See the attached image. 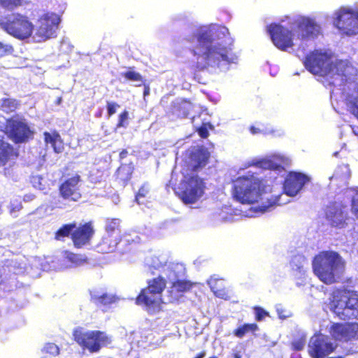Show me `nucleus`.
I'll use <instances>...</instances> for the list:
<instances>
[{
	"label": "nucleus",
	"mask_w": 358,
	"mask_h": 358,
	"mask_svg": "<svg viewBox=\"0 0 358 358\" xmlns=\"http://www.w3.org/2000/svg\"><path fill=\"white\" fill-rule=\"evenodd\" d=\"M186 41L192 44L189 52L196 60L192 66L195 71H203L209 66H220L222 64H229L237 59L230 47L213 43L210 29L200 28L187 37Z\"/></svg>",
	"instance_id": "nucleus-1"
},
{
	"label": "nucleus",
	"mask_w": 358,
	"mask_h": 358,
	"mask_svg": "<svg viewBox=\"0 0 358 358\" xmlns=\"http://www.w3.org/2000/svg\"><path fill=\"white\" fill-rule=\"evenodd\" d=\"M231 195L242 204L258 203L259 211L265 212L269 208L280 205V195H272L266 191L264 180L253 173L239 176L232 180Z\"/></svg>",
	"instance_id": "nucleus-2"
},
{
	"label": "nucleus",
	"mask_w": 358,
	"mask_h": 358,
	"mask_svg": "<svg viewBox=\"0 0 358 358\" xmlns=\"http://www.w3.org/2000/svg\"><path fill=\"white\" fill-rule=\"evenodd\" d=\"M315 275L327 285L337 282L345 268V262L338 252L324 250L317 254L312 262Z\"/></svg>",
	"instance_id": "nucleus-3"
},
{
	"label": "nucleus",
	"mask_w": 358,
	"mask_h": 358,
	"mask_svg": "<svg viewBox=\"0 0 358 358\" xmlns=\"http://www.w3.org/2000/svg\"><path fill=\"white\" fill-rule=\"evenodd\" d=\"M328 306L341 320H358V292L348 288L337 289L331 294Z\"/></svg>",
	"instance_id": "nucleus-4"
},
{
	"label": "nucleus",
	"mask_w": 358,
	"mask_h": 358,
	"mask_svg": "<svg viewBox=\"0 0 358 358\" xmlns=\"http://www.w3.org/2000/svg\"><path fill=\"white\" fill-rule=\"evenodd\" d=\"M205 182L197 175H186L181 180L176 194L185 204L196 203L203 194Z\"/></svg>",
	"instance_id": "nucleus-5"
},
{
	"label": "nucleus",
	"mask_w": 358,
	"mask_h": 358,
	"mask_svg": "<svg viewBox=\"0 0 358 358\" xmlns=\"http://www.w3.org/2000/svg\"><path fill=\"white\" fill-rule=\"evenodd\" d=\"M0 27L9 35L19 39L29 38L34 29L29 17L20 13H13L0 22Z\"/></svg>",
	"instance_id": "nucleus-6"
},
{
	"label": "nucleus",
	"mask_w": 358,
	"mask_h": 358,
	"mask_svg": "<svg viewBox=\"0 0 358 358\" xmlns=\"http://www.w3.org/2000/svg\"><path fill=\"white\" fill-rule=\"evenodd\" d=\"M3 132L15 143H24L34 138V131L28 124L12 117L6 120Z\"/></svg>",
	"instance_id": "nucleus-7"
},
{
	"label": "nucleus",
	"mask_w": 358,
	"mask_h": 358,
	"mask_svg": "<svg viewBox=\"0 0 358 358\" xmlns=\"http://www.w3.org/2000/svg\"><path fill=\"white\" fill-rule=\"evenodd\" d=\"M330 62V55L315 50L306 56L303 64L312 73L327 76H328V68Z\"/></svg>",
	"instance_id": "nucleus-8"
},
{
	"label": "nucleus",
	"mask_w": 358,
	"mask_h": 358,
	"mask_svg": "<svg viewBox=\"0 0 358 358\" xmlns=\"http://www.w3.org/2000/svg\"><path fill=\"white\" fill-rule=\"evenodd\" d=\"M336 348L328 338L321 334H315L310 339L308 345V352L311 358H325Z\"/></svg>",
	"instance_id": "nucleus-9"
},
{
	"label": "nucleus",
	"mask_w": 358,
	"mask_h": 358,
	"mask_svg": "<svg viewBox=\"0 0 358 358\" xmlns=\"http://www.w3.org/2000/svg\"><path fill=\"white\" fill-rule=\"evenodd\" d=\"M60 22V18L55 13L47 12L41 15L37 21L35 36L38 41H46L54 36Z\"/></svg>",
	"instance_id": "nucleus-10"
},
{
	"label": "nucleus",
	"mask_w": 358,
	"mask_h": 358,
	"mask_svg": "<svg viewBox=\"0 0 358 358\" xmlns=\"http://www.w3.org/2000/svg\"><path fill=\"white\" fill-rule=\"evenodd\" d=\"M329 334L332 339L342 343L358 340L357 322H334L329 327Z\"/></svg>",
	"instance_id": "nucleus-11"
},
{
	"label": "nucleus",
	"mask_w": 358,
	"mask_h": 358,
	"mask_svg": "<svg viewBox=\"0 0 358 358\" xmlns=\"http://www.w3.org/2000/svg\"><path fill=\"white\" fill-rule=\"evenodd\" d=\"M267 31L273 43L279 50L286 51L293 47V34L288 28L280 24L272 23L267 27Z\"/></svg>",
	"instance_id": "nucleus-12"
},
{
	"label": "nucleus",
	"mask_w": 358,
	"mask_h": 358,
	"mask_svg": "<svg viewBox=\"0 0 358 358\" xmlns=\"http://www.w3.org/2000/svg\"><path fill=\"white\" fill-rule=\"evenodd\" d=\"M335 26L348 36L357 34L358 12L349 8L341 9L337 13Z\"/></svg>",
	"instance_id": "nucleus-13"
},
{
	"label": "nucleus",
	"mask_w": 358,
	"mask_h": 358,
	"mask_svg": "<svg viewBox=\"0 0 358 358\" xmlns=\"http://www.w3.org/2000/svg\"><path fill=\"white\" fill-rule=\"evenodd\" d=\"M325 217L331 227L344 229L350 220L345 206L334 203L329 206L325 211Z\"/></svg>",
	"instance_id": "nucleus-14"
},
{
	"label": "nucleus",
	"mask_w": 358,
	"mask_h": 358,
	"mask_svg": "<svg viewBox=\"0 0 358 358\" xmlns=\"http://www.w3.org/2000/svg\"><path fill=\"white\" fill-rule=\"evenodd\" d=\"M310 181V178L302 173L289 171L283 182V192L289 196H296Z\"/></svg>",
	"instance_id": "nucleus-15"
},
{
	"label": "nucleus",
	"mask_w": 358,
	"mask_h": 358,
	"mask_svg": "<svg viewBox=\"0 0 358 358\" xmlns=\"http://www.w3.org/2000/svg\"><path fill=\"white\" fill-rule=\"evenodd\" d=\"M320 27L313 19L303 17L297 22L294 31L296 38L304 41L316 38L320 34Z\"/></svg>",
	"instance_id": "nucleus-16"
},
{
	"label": "nucleus",
	"mask_w": 358,
	"mask_h": 358,
	"mask_svg": "<svg viewBox=\"0 0 358 358\" xmlns=\"http://www.w3.org/2000/svg\"><path fill=\"white\" fill-rule=\"evenodd\" d=\"M135 303L138 306H145L149 311H156L161 309L162 298L147 287L142 289L136 296Z\"/></svg>",
	"instance_id": "nucleus-17"
},
{
	"label": "nucleus",
	"mask_w": 358,
	"mask_h": 358,
	"mask_svg": "<svg viewBox=\"0 0 358 358\" xmlns=\"http://www.w3.org/2000/svg\"><path fill=\"white\" fill-rule=\"evenodd\" d=\"M356 71L355 68L348 60L336 59L331 61L328 68V76H338L346 80Z\"/></svg>",
	"instance_id": "nucleus-18"
},
{
	"label": "nucleus",
	"mask_w": 358,
	"mask_h": 358,
	"mask_svg": "<svg viewBox=\"0 0 358 358\" xmlns=\"http://www.w3.org/2000/svg\"><path fill=\"white\" fill-rule=\"evenodd\" d=\"M80 181V176L76 175L66 179L59 186V192L64 199L76 201L80 198L81 194L79 192L78 184Z\"/></svg>",
	"instance_id": "nucleus-19"
},
{
	"label": "nucleus",
	"mask_w": 358,
	"mask_h": 358,
	"mask_svg": "<svg viewBox=\"0 0 358 358\" xmlns=\"http://www.w3.org/2000/svg\"><path fill=\"white\" fill-rule=\"evenodd\" d=\"M207 283L216 297L224 300H229L230 295L223 278L212 275L208 280Z\"/></svg>",
	"instance_id": "nucleus-20"
},
{
	"label": "nucleus",
	"mask_w": 358,
	"mask_h": 358,
	"mask_svg": "<svg viewBox=\"0 0 358 358\" xmlns=\"http://www.w3.org/2000/svg\"><path fill=\"white\" fill-rule=\"evenodd\" d=\"M71 240L76 248H81L90 240V222L76 227L71 234Z\"/></svg>",
	"instance_id": "nucleus-21"
},
{
	"label": "nucleus",
	"mask_w": 358,
	"mask_h": 358,
	"mask_svg": "<svg viewBox=\"0 0 358 358\" xmlns=\"http://www.w3.org/2000/svg\"><path fill=\"white\" fill-rule=\"evenodd\" d=\"M111 343V338L104 331H91V352H99Z\"/></svg>",
	"instance_id": "nucleus-22"
},
{
	"label": "nucleus",
	"mask_w": 358,
	"mask_h": 358,
	"mask_svg": "<svg viewBox=\"0 0 358 358\" xmlns=\"http://www.w3.org/2000/svg\"><path fill=\"white\" fill-rule=\"evenodd\" d=\"M209 157L210 154L205 149L197 148L192 151L189 154V159L192 165V170L196 171L204 167L207 164Z\"/></svg>",
	"instance_id": "nucleus-23"
},
{
	"label": "nucleus",
	"mask_w": 358,
	"mask_h": 358,
	"mask_svg": "<svg viewBox=\"0 0 358 358\" xmlns=\"http://www.w3.org/2000/svg\"><path fill=\"white\" fill-rule=\"evenodd\" d=\"M134 166L132 163L122 164L116 170L115 177L122 186H127L131 179Z\"/></svg>",
	"instance_id": "nucleus-24"
},
{
	"label": "nucleus",
	"mask_w": 358,
	"mask_h": 358,
	"mask_svg": "<svg viewBox=\"0 0 358 358\" xmlns=\"http://www.w3.org/2000/svg\"><path fill=\"white\" fill-rule=\"evenodd\" d=\"M18 156L17 151L9 143L0 138V166Z\"/></svg>",
	"instance_id": "nucleus-25"
},
{
	"label": "nucleus",
	"mask_w": 358,
	"mask_h": 358,
	"mask_svg": "<svg viewBox=\"0 0 358 358\" xmlns=\"http://www.w3.org/2000/svg\"><path fill=\"white\" fill-rule=\"evenodd\" d=\"M121 220L115 217H107L105 220L104 229L108 238L117 237L121 232Z\"/></svg>",
	"instance_id": "nucleus-26"
},
{
	"label": "nucleus",
	"mask_w": 358,
	"mask_h": 358,
	"mask_svg": "<svg viewBox=\"0 0 358 358\" xmlns=\"http://www.w3.org/2000/svg\"><path fill=\"white\" fill-rule=\"evenodd\" d=\"M44 141L46 144H50L57 153H59L63 150L62 141L61 136L57 131L52 133L45 131L43 133Z\"/></svg>",
	"instance_id": "nucleus-27"
},
{
	"label": "nucleus",
	"mask_w": 358,
	"mask_h": 358,
	"mask_svg": "<svg viewBox=\"0 0 358 358\" xmlns=\"http://www.w3.org/2000/svg\"><path fill=\"white\" fill-rule=\"evenodd\" d=\"M190 103L187 101L173 102L171 104V112L178 117H187L189 114Z\"/></svg>",
	"instance_id": "nucleus-28"
},
{
	"label": "nucleus",
	"mask_w": 358,
	"mask_h": 358,
	"mask_svg": "<svg viewBox=\"0 0 358 358\" xmlns=\"http://www.w3.org/2000/svg\"><path fill=\"white\" fill-rule=\"evenodd\" d=\"M119 297L115 294L103 293L100 295H94L92 297L94 303L97 306L109 307L119 301Z\"/></svg>",
	"instance_id": "nucleus-29"
},
{
	"label": "nucleus",
	"mask_w": 358,
	"mask_h": 358,
	"mask_svg": "<svg viewBox=\"0 0 358 358\" xmlns=\"http://www.w3.org/2000/svg\"><path fill=\"white\" fill-rule=\"evenodd\" d=\"M166 286V279L164 277L159 275L157 278L148 280L146 287L155 294L162 296V292L165 289Z\"/></svg>",
	"instance_id": "nucleus-30"
},
{
	"label": "nucleus",
	"mask_w": 358,
	"mask_h": 358,
	"mask_svg": "<svg viewBox=\"0 0 358 358\" xmlns=\"http://www.w3.org/2000/svg\"><path fill=\"white\" fill-rule=\"evenodd\" d=\"M139 238L137 235L132 236L131 232H124L120 234L117 237H115L113 240H110L113 243V246L116 247L118 244H122V247H127L134 243H135Z\"/></svg>",
	"instance_id": "nucleus-31"
},
{
	"label": "nucleus",
	"mask_w": 358,
	"mask_h": 358,
	"mask_svg": "<svg viewBox=\"0 0 358 358\" xmlns=\"http://www.w3.org/2000/svg\"><path fill=\"white\" fill-rule=\"evenodd\" d=\"M73 335L74 341L83 349L90 348V334L84 331L82 327L75 329Z\"/></svg>",
	"instance_id": "nucleus-32"
},
{
	"label": "nucleus",
	"mask_w": 358,
	"mask_h": 358,
	"mask_svg": "<svg viewBox=\"0 0 358 358\" xmlns=\"http://www.w3.org/2000/svg\"><path fill=\"white\" fill-rule=\"evenodd\" d=\"M259 329L258 325L255 322L245 323L242 325L238 326L236 329H235L233 331V334L238 338H242L248 333L250 332L252 334H254L256 331H259Z\"/></svg>",
	"instance_id": "nucleus-33"
},
{
	"label": "nucleus",
	"mask_w": 358,
	"mask_h": 358,
	"mask_svg": "<svg viewBox=\"0 0 358 358\" xmlns=\"http://www.w3.org/2000/svg\"><path fill=\"white\" fill-rule=\"evenodd\" d=\"M76 227V224L75 222L63 224L55 232L54 238L56 241H64L65 238L71 236V234Z\"/></svg>",
	"instance_id": "nucleus-34"
},
{
	"label": "nucleus",
	"mask_w": 358,
	"mask_h": 358,
	"mask_svg": "<svg viewBox=\"0 0 358 358\" xmlns=\"http://www.w3.org/2000/svg\"><path fill=\"white\" fill-rule=\"evenodd\" d=\"M348 102L352 114L358 120V83L348 96Z\"/></svg>",
	"instance_id": "nucleus-35"
},
{
	"label": "nucleus",
	"mask_w": 358,
	"mask_h": 358,
	"mask_svg": "<svg viewBox=\"0 0 358 358\" xmlns=\"http://www.w3.org/2000/svg\"><path fill=\"white\" fill-rule=\"evenodd\" d=\"M193 287V283L187 280H176L173 282L170 293H183L189 291Z\"/></svg>",
	"instance_id": "nucleus-36"
},
{
	"label": "nucleus",
	"mask_w": 358,
	"mask_h": 358,
	"mask_svg": "<svg viewBox=\"0 0 358 358\" xmlns=\"http://www.w3.org/2000/svg\"><path fill=\"white\" fill-rule=\"evenodd\" d=\"M20 102L15 99L3 98L1 100V109L6 113L15 111L20 106Z\"/></svg>",
	"instance_id": "nucleus-37"
},
{
	"label": "nucleus",
	"mask_w": 358,
	"mask_h": 358,
	"mask_svg": "<svg viewBox=\"0 0 358 358\" xmlns=\"http://www.w3.org/2000/svg\"><path fill=\"white\" fill-rule=\"evenodd\" d=\"M122 76L126 80L137 82L138 83H142L145 80L138 72L134 71V67H129L127 71L122 73Z\"/></svg>",
	"instance_id": "nucleus-38"
},
{
	"label": "nucleus",
	"mask_w": 358,
	"mask_h": 358,
	"mask_svg": "<svg viewBox=\"0 0 358 358\" xmlns=\"http://www.w3.org/2000/svg\"><path fill=\"white\" fill-rule=\"evenodd\" d=\"M150 193L149 185L147 182L143 183L138 189L135 195V201L138 204L143 203V199L148 197Z\"/></svg>",
	"instance_id": "nucleus-39"
},
{
	"label": "nucleus",
	"mask_w": 358,
	"mask_h": 358,
	"mask_svg": "<svg viewBox=\"0 0 358 358\" xmlns=\"http://www.w3.org/2000/svg\"><path fill=\"white\" fill-rule=\"evenodd\" d=\"M261 166L265 169L281 171L284 170L283 166L272 159H266L261 162Z\"/></svg>",
	"instance_id": "nucleus-40"
},
{
	"label": "nucleus",
	"mask_w": 358,
	"mask_h": 358,
	"mask_svg": "<svg viewBox=\"0 0 358 358\" xmlns=\"http://www.w3.org/2000/svg\"><path fill=\"white\" fill-rule=\"evenodd\" d=\"M208 129H213V124L210 122H203L200 127L196 128V131L201 138H207L209 136Z\"/></svg>",
	"instance_id": "nucleus-41"
},
{
	"label": "nucleus",
	"mask_w": 358,
	"mask_h": 358,
	"mask_svg": "<svg viewBox=\"0 0 358 358\" xmlns=\"http://www.w3.org/2000/svg\"><path fill=\"white\" fill-rule=\"evenodd\" d=\"M255 313V320L257 322L264 320L266 317H269V313L264 310L262 307L255 306L252 308Z\"/></svg>",
	"instance_id": "nucleus-42"
},
{
	"label": "nucleus",
	"mask_w": 358,
	"mask_h": 358,
	"mask_svg": "<svg viewBox=\"0 0 358 358\" xmlns=\"http://www.w3.org/2000/svg\"><path fill=\"white\" fill-rule=\"evenodd\" d=\"M23 0H0V5L8 10H13L22 4Z\"/></svg>",
	"instance_id": "nucleus-43"
},
{
	"label": "nucleus",
	"mask_w": 358,
	"mask_h": 358,
	"mask_svg": "<svg viewBox=\"0 0 358 358\" xmlns=\"http://www.w3.org/2000/svg\"><path fill=\"white\" fill-rule=\"evenodd\" d=\"M354 192L351 199V210L354 215L358 219V187L352 189Z\"/></svg>",
	"instance_id": "nucleus-44"
},
{
	"label": "nucleus",
	"mask_w": 358,
	"mask_h": 358,
	"mask_svg": "<svg viewBox=\"0 0 358 358\" xmlns=\"http://www.w3.org/2000/svg\"><path fill=\"white\" fill-rule=\"evenodd\" d=\"M42 351L45 354L56 356L59 353V348L56 344L53 343H48L45 345Z\"/></svg>",
	"instance_id": "nucleus-45"
},
{
	"label": "nucleus",
	"mask_w": 358,
	"mask_h": 358,
	"mask_svg": "<svg viewBox=\"0 0 358 358\" xmlns=\"http://www.w3.org/2000/svg\"><path fill=\"white\" fill-rule=\"evenodd\" d=\"M335 175L337 177H343L345 179H349L351 176V171L349 165L343 164L340 166L336 170Z\"/></svg>",
	"instance_id": "nucleus-46"
},
{
	"label": "nucleus",
	"mask_w": 358,
	"mask_h": 358,
	"mask_svg": "<svg viewBox=\"0 0 358 358\" xmlns=\"http://www.w3.org/2000/svg\"><path fill=\"white\" fill-rule=\"evenodd\" d=\"M129 118V113L127 110H124L118 115V120L116 124L117 128L126 127L127 123V121Z\"/></svg>",
	"instance_id": "nucleus-47"
},
{
	"label": "nucleus",
	"mask_w": 358,
	"mask_h": 358,
	"mask_svg": "<svg viewBox=\"0 0 358 358\" xmlns=\"http://www.w3.org/2000/svg\"><path fill=\"white\" fill-rule=\"evenodd\" d=\"M306 343V338L301 337L294 340L291 343L292 350L294 351H301L303 349Z\"/></svg>",
	"instance_id": "nucleus-48"
},
{
	"label": "nucleus",
	"mask_w": 358,
	"mask_h": 358,
	"mask_svg": "<svg viewBox=\"0 0 358 358\" xmlns=\"http://www.w3.org/2000/svg\"><path fill=\"white\" fill-rule=\"evenodd\" d=\"M120 107V106L114 101H107L106 102V109L108 117H111L113 115L117 110Z\"/></svg>",
	"instance_id": "nucleus-49"
},
{
	"label": "nucleus",
	"mask_w": 358,
	"mask_h": 358,
	"mask_svg": "<svg viewBox=\"0 0 358 358\" xmlns=\"http://www.w3.org/2000/svg\"><path fill=\"white\" fill-rule=\"evenodd\" d=\"M13 51V48L11 45L3 44L0 42V57H2L8 53H10Z\"/></svg>",
	"instance_id": "nucleus-50"
},
{
	"label": "nucleus",
	"mask_w": 358,
	"mask_h": 358,
	"mask_svg": "<svg viewBox=\"0 0 358 358\" xmlns=\"http://www.w3.org/2000/svg\"><path fill=\"white\" fill-rule=\"evenodd\" d=\"M22 208V206L20 201L17 200L12 201L10 203V212L13 213L19 211Z\"/></svg>",
	"instance_id": "nucleus-51"
},
{
	"label": "nucleus",
	"mask_w": 358,
	"mask_h": 358,
	"mask_svg": "<svg viewBox=\"0 0 358 358\" xmlns=\"http://www.w3.org/2000/svg\"><path fill=\"white\" fill-rule=\"evenodd\" d=\"M136 87H141V86H143L144 87V90H143V96L144 97H145V96H148L150 94V86L146 83V80H145L142 83H137L136 85Z\"/></svg>",
	"instance_id": "nucleus-52"
},
{
	"label": "nucleus",
	"mask_w": 358,
	"mask_h": 358,
	"mask_svg": "<svg viewBox=\"0 0 358 358\" xmlns=\"http://www.w3.org/2000/svg\"><path fill=\"white\" fill-rule=\"evenodd\" d=\"M231 358H242V355L240 352H234L231 355Z\"/></svg>",
	"instance_id": "nucleus-53"
},
{
	"label": "nucleus",
	"mask_w": 358,
	"mask_h": 358,
	"mask_svg": "<svg viewBox=\"0 0 358 358\" xmlns=\"http://www.w3.org/2000/svg\"><path fill=\"white\" fill-rule=\"evenodd\" d=\"M127 151L126 150H122L120 153V158L121 159L125 158L127 155Z\"/></svg>",
	"instance_id": "nucleus-54"
},
{
	"label": "nucleus",
	"mask_w": 358,
	"mask_h": 358,
	"mask_svg": "<svg viewBox=\"0 0 358 358\" xmlns=\"http://www.w3.org/2000/svg\"><path fill=\"white\" fill-rule=\"evenodd\" d=\"M61 101H62V98L61 97L58 98L57 103H59L61 102Z\"/></svg>",
	"instance_id": "nucleus-55"
},
{
	"label": "nucleus",
	"mask_w": 358,
	"mask_h": 358,
	"mask_svg": "<svg viewBox=\"0 0 358 358\" xmlns=\"http://www.w3.org/2000/svg\"><path fill=\"white\" fill-rule=\"evenodd\" d=\"M208 358H217V357L214 355V356H211V357H210Z\"/></svg>",
	"instance_id": "nucleus-56"
},
{
	"label": "nucleus",
	"mask_w": 358,
	"mask_h": 358,
	"mask_svg": "<svg viewBox=\"0 0 358 358\" xmlns=\"http://www.w3.org/2000/svg\"><path fill=\"white\" fill-rule=\"evenodd\" d=\"M250 129H251V131H252L253 129H255V128H254L253 127H252L250 128Z\"/></svg>",
	"instance_id": "nucleus-57"
},
{
	"label": "nucleus",
	"mask_w": 358,
	"mask_h": 358,
	"mask_svg": "<svg viewBox=\"0 0 358 358\" xmlns=\"http://www.w3.org/2000/svg\"><path fill=\"white\" fill-rule=\"evenodd\" d=\"M90 233H91V235H92V228H91Z\"/></svg>",
	"instance_id": "nucleus-58"
},
{
	"label": "nucleus",
	"mask_w": 358,
	"mask_h": 358,
	"mask_svg": "<svg viewBox=\"0 0 358 358\" xmlns=\"http://www.w3.org/2000/svg\"><path fill=\"white\" fill-rule=\"evenodd\" d=\"M255 129H253V130L252 131V132L253 134L255 133Z\"/></svg>",
	"instance_id": "nucleus-59"
}]
</instances>
